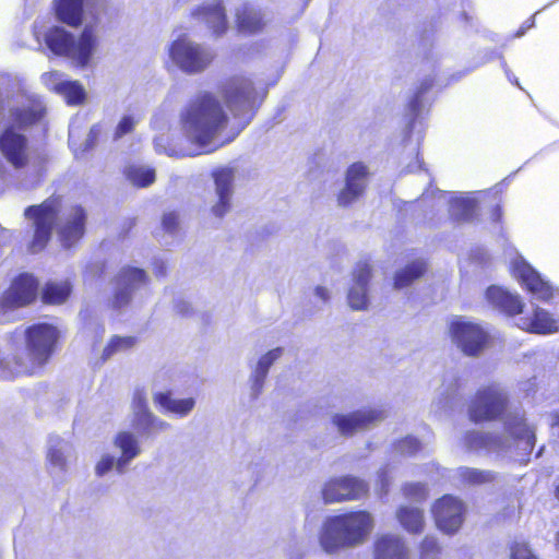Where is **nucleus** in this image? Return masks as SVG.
<instances>
[{"mask_svg":"<svg viewBox=\"0 0 559 559\" xmlns=\"http://www.w3.org/2000/svg\"><path fill=\"white\" fill-rule=\"evenodd\" d=\"M45 114L38 95L22 90L9 75H0V154L15 170L24 171L20 189L35 188L46 171V156H33L27 136L21 132L38 123Z\"/></svg>","mask_w":559,"mask_h":559,"instance_id":"nucleus-1","label":"nucleus"},{"mask_svg":"<svg viewBox=\"0 0 559 559\" xmlns=\"http://www.w3.org/2000/svg\"><path fill=\"white\" fill-rule=\"evenodd\" d=\"M228 121L219 99L211 93H202L191 99L180 114L182 133L192 146L177 148L160 135L154 139L155 152L178 158L215 152L230 143L239 132L225 135Z\"/></svg>","mask_w":559,"mask_h":559,"instance_id":"nucleus-2","label":"nucleus"},{"mask_svg":"<svg viewBox=\"0 0 559 559\" xmlns=\"http://www.w3.org/2000/svg\"><path fill=\"white\" fill-rule=\"evenodd\" d=\"M58 337V329L46 322L14 332L0 349V379L36 373L51 357Z\"/></svg>","mask_w":559,"mask_h":559,"instance_id":"nucleus-3","label":"nucleus"},{"mask_svg":"<svg viewBox=\"0 0 559 559\" xmlns=\"http://www.w3.org/2000/svg\"><path fill=\"white\" fill-rule=\"evenodd\" d=\"M462 444L469 452L526 463L535 444V427L527 423L525 413L516 408L506 413L501 431L468 430Z\"/></svg>","mask_w":559,"mask_h":559,"instance_id":"nucleus-4","label":"nucleus"},{"mask_svg":"<svg viewBox=\"0 0 559 559\" xmlns=\"http://www.w3.org/2000/svg\"><path fill=\"white\" fill-rule=\"evenodd\" d=\"M24 216L34 228L29 250L41 251L56 228L64 248L72 247L84 235L86 214L81 206H66L61 197H50L38 205L25 209Z\"/></svg>","mask_w":559,"mask_h":559,"instance_id":"nucleus-5","label":"nucleus"},{"mask_svg":"<svg viewBox=\"0 0 559 559\" xmlns=\"http://www.w3.org/2000/svg\"><path fill=\"white\" fill-rule=\"evenodd\" d=\"M512 273L515 278L542 301L554 300V310L550 312L544 308L535 307L532 317H522L516 325L535 334L548 335L559 333V290L545 281L524 259L516 258L512 262Z\"/></svg>","mask_w":559,"mask_h":559,"instance_id":"nucleus-6","label":"nucleus"},{"mask_svg":"<svg viewBox=\"0 0 559 559\" xmlns=\"http://www.w3.org/2000/svg\"><path fill=\"white\" fill-rule=\"evenodd\" d=\"M38 50H43V41L56 56L67 57L79 67H86L96 50L98 38L93 25H85L80 37L61 26H51L43 31V26L36 21L33 28Z\"/></svg>","mask_w":559,"mask_h":559,"instance_id":"nucleus-7","label":"nucleus"},{"mask_svg":"<svg viewBox=\"0 0 559 559\" xmlns=\"http://www.w3.org/2000/svg\"><path fill=\"white\" fill-rule=\"evenodd\" d=\"M373 527V519L366 511L330 516L320 534V543L326 552L354 547L364 543Z\"/></svg>","mask_w":559,"mask_h":559,"instance_id":"nucleus-8","label":"nucleus"},{"mask_svg":"<svg viewBox=\"0 0 559 559\" xmlns=\"http://www.w3.org/2000/svg\"><path fill=\"white\" fill-rule=\"evenodd\" d=\"M167 55L175 68L189 75L205 71L214 59L207 46L194 41L187 33L176 32L167 46Z\"/></svg>","mask_w":559,"mask_h":559,"instance_id":"nucleus-9","label":"nucleus"},{"mask_svg":"<svg viewBox=\"0 0 559 559\" xmlns=\"http://www.w3.org/2000/svg\"><path fill=\"white\" fill-rule=\"evenodd\" d=\"M222 95L241 128L249 123L262 102L265 92H257L253 81L243 75H235L222 85Z\"/></svg>","mask_w":559,"mask_h":559,"instance_id":"nucleus-10","label":"nucleus"},{"mask_svg":"<svg viewBox=\"0 0 559 559\" xmlns=\"http://www.w3.org/2000/svg\"><path fill=\"white\" fill-rule=\"evenodd\" d=\"M38 294V281L28 273L14 277L0 297V323H8L16 319L20 308L33 304Z\"/></svg>","mask_w":559,"mask_h":559,"instance_id":"nucleus-11","label":"nucleus"},{"mask_svg":"<svg viewBox=\"0 0 559 559\" xmlns=\"http://www.w3.org/2000/svg\"><path fill=\"white\" fill-rule=\"evenodd\" d=\"M508 393L500 384L480 388L468 405V417L475 424L493 420L508 411Z\"/></svg>","mask_w":559,"mask_h":559,"instance_id":"nucleus-12","label":"nucleus"},{"mask_svg":"<svg viewBox=\"0 0 559 559\" xmlns=\"http://www.w3.org/2000/svg\"><path fill=\"white\" fill-rule=\"evenodd\" d=\"M114 445L120 455L105 453L95 465V474L103 477L111 471L122 475L129 464L141 454V445L138 437L131 431H120L114 438Z\"/></svg>","mask_w":559,"mask_h":559,"instance_id":"nucleus-13","label":"nucleus"},{"mask_svg":"<svg viewBox=\"0 0 559 559\" xmlns=\"http://www.w3.org/2000/svg\"><path fill=\"white\" fill-rule=\"evenodd\" d=\"M453 343L467 356H478L486 348L489 334L477 322L455 317L449 325Z\"/></svg>","mask_w":559,"mask_h":559,"instance_id":"nucleus-14","label":"nucleus"},{"mask_svg":"<svg viewBox=\"0 0 559 559\" xmlns=\"http://www.w3.org/2000/svg\"><path fill=\"white\" fill-rule=\"evenodd\" d=\"M132 427L143 437L150 438L170 429V424L154 415L148 408L147 394L138 388L131 402Z\"/></svg>","mask_w":559,"mask_h":559,"instance_id":"nucleus-15","label":"nucleus"},{"mask_svg":"<svg viewBox=\"0 0 559 559\" xmlns=\"http://www.w3.org/2000/svg\"><path fill=\"white\" fill-rule=\"evenodd\" d=\"M85 8L96 21L99 12L105 9V0H53L57 20L72 27L82 24Z\"/></svg>","mask_w":559,"mask_h":559,"instance_id":"nucleus-16","label":"nucleus"},{"mask_svg":"<svg viewBox=\"0 0 559 559\" xmlns=\"http://www.w3.org/2000/svg\"><path fill=\"white\" fill-rule=\"evenodd\" d=\"M385 418V411L380 407L358 409L348 414H335L332 424L342 436H352L368 429Z\"/></svg>","mask_w":559,"mask_h":559,"instance_id":"nucleus-17","label":"nucleus"},{"mask_svg":"<svg viewBox=\"0 0 559 559\" xmlns=\"http://www.w3.org/2000/svg\"><path fill=\"white\" fill-rule=\"evenodd\" d=\"M367 491L368 485L364 480L344 476L329 480L322 489V497L325 503H334L360 499Z\"/></svg>","mask_w":559,"mask_h":559,"instance_id":"nucleus-18","label":"nucleus"},{"mask_svg":"<svg viewBox=\"0 0 559 559\" xmlns=\"http://www.w3.org/2000/svg\"><path fill=\"white\" fill-rule=\"evenodd\" d=\"M464 512V504L453 496H443L432 507L437 526L447 534H453L461 527Z\"/></svg>","mask_w":559,"mask_h":559,"instance_id":"nucleus-19","label":"nucleus"},{"mask_svg":"<svg viewBox=\"0 0 559 559\" xmlns=\"http://www.w3.org/2000/svg\"><path fill=\"white\" fill-rule=\"evenodd\" d=\"M370 171L361 162L352 164L345 174V187L337 195V202L341 206H348L356 202L365 192Z\"/></svg>","mask_w":559,"mask_h":559,"instance_id":"nucleus-20","label":"nucleus"},{"mask_svg":"<svg viewBox=\"0 0 559 559\" xmlns=\"http://www.w3.org/2000/svg\"><path fill=\"white\" fill-rule=\"evenodd\" d=\"M370 171L361 162L352 164L345 174V187L337 195V202L341 206H348L356 202L365 192Z\"/></svg>","mask_w":559,"mask_h":559,"instance_id":"nucleus-21","label":"nucleus"},{"mask_svg":"<svg viewBox=\"0 0 559 559\" xmlns=\"http://www.w3.org/2000/svg\"><path fill=\"white\" fill-rule=\"evenodd\" d=\"M146 284V274L138 267H123L116 278L112 305L122 308L128 305L135 290Z\"/></svg>","mask_w":559,"mask_h":559,"instance_id":"nucleus-22","label":"nucleus"},{"mask_svg":"<svg viewBox=\"0 0 559 559\" xmlns=\"http://www.w3.org/2000/svg\"><path fill=\"white\" fill-rule=\"evenodd\" d=\"M43 84L62 96L69 105H80L85 99V91L78 81L67 80L59 71H50L41 74Z\"/></svg>","mask_w":559,"mask_h":559,"instance_id":"nucleus-23","label":"nucleus"},{"mask_svg":"<svg viewBox=\"0 0 559 559\" xmlns=\"http://www.w3.org/2000/svg\"><path fill=\"white\" fill-rule=\"evenodd\" d=\"M215 182V192L218 198L212 207L216 217H223L230 209V199L234 192L235 170L230 167H221L212 174Z\"/></svg>","mask_w":559,"mask_h":559,"instance_id":"nucleus-24","label":"nucleus"},{"mask_svg":"<svg viewBox=\"0 0 559 559\" xmlns=\"http://www.w3.org/2000/svg\"><path fill=\"white\" fill-rule=\"evenodd\" d=\"M445 203L449 205V213L453 219L465 222L473 218L477 200L474 194L453 195L444 191H439L437 205L441 206Z\"/></svg>","mask_w":559,"mask_h":559,"instance_id":"nucleus-25","label":"nucleus"},{"mask_svg":"<svg viewBox=\"0 0 559 559\" xmlns=\"http://www.w3.org/2000/svg\"><path fill=\"white\" fill-rule=\"evenodd\" d=\"M74 453L73 447L70 442L59 438L51 437L49 439L48 461L50 465V473L56 478H62L68 468V463Z\"/></svg>","mask_w":559,"mask_h":559,"instance_id":"nucleus-26","label":"nucleus"},{"mask_svg":"<svg viewBox=\"0 0 559 559\" xmlns=\"http://www.w3.org/2000/svg\"><path fill=\"white\" fill-rule=\"evenodd\" d=\"M370 265L359 262L354 270V283L348 292V304L354 310H364L368 305L367 285L370 278Z\"/></svg>","mask_w":559,"mask_h":559,"instance_id":"nucleus-27","label":"nucleus"},{"mask_svg":"<svg viewBox=\"0 0 559 559\" xmlns=\"http://www.w3.org/2000/svg\"><path fill=\"white\" fill-rule=\"evenodd\" d=\"M486 298L493 308L509 316L521 313L524 307L518 294L510 293L500 286H490L486 290Z\"/></svg>","mask_w":559,"mask_h":559,"instance_id":"nucleus-28","label":"nucleus"},{"mask_svg":"<svg viewBox=\"0 0 559 559\" xmlns=\"http://www.w3.org/2000/svg\"><path fill=\"white\" fill-rule=\"evenodd\" d=\"M193 16L204 22L216 36L223 35L227 29L225 9L219 1L203 4L193 12Z\"/></svg>","mask_w":559,"mask_h":559,"instance_id":"nucleus-29","label":"nucleus"},{"mask_svg":"<svg viewBox=\"0 0 559 559\" xmlns=\"http://www.w3.org/2000/svg\"><path fill=\"white\" fill-rule=\"evenodd\" d=\"M153 400L163 412L181 418L188 416L195 405L193 397L174 399L170 392H156L153 395Z\"/></svg>","mask_w":559,"mask_h":559,"instance_id":"nucleus-30","label":"nucleus"},{"mask_svg":"<svg viewBox=\"0 0 559 559\" xmlns=\"http://www.w3.org/2000/svg\"><path fill=\"white\" fill-rule=\"evenodd\" d=\"M376 559H407V548L397 535H384L374 545Z\"/></svg>","mask_w":559,"mask_h":559,"instance_id":"nucleus-31","label":"nucleus"},{"mask_svg":"<svg viewBox=\"0 0 559 559\" xmlns=\"http://www.w3.org/2000/svg\"><path fill=\"white\" fill-rule=\"evenodd\" d=\"M238 29L241 33L254 34L262 29L263 14L261 10L249 3H243L236 12Z\"/></svg>","mask_w":559,"mask_h":559,"instance_id":"nucleus-32","label":"nucleus"},{"mask_svg":"<svg viewBox=\"0 0 559 559\" xmlns=\"http://www.w3.org/2000/svg\"><path fill=\"white\" fill-rule=\"evenodd\" d=\"M396 516L401 525L409 533H419L424 527V514L418 508L401 507Z\"/></svg>","mask_w":559,"mask_h":559,"instance_id":"nucleus-33","label":"nucleus"},{"mask_svg":"<svg viewBox=\"0 0 559 559\" xmlns=\"http://www.w3.org/2000/svg\"><path fill=\"white\" fill-rule=\"evenodd\" d=\"M126 176L133 186L144 188L155 181V169L145 165H130Z\"/></svg>","mask_w":559,"mask_h":559,"instance_id":"nucleus-34","label":"nucleus"},{"mask_svg":"<svg viewBox=\"0 0 559 559\" xmlns=\"http://www.w3.org/2000/svg\"><path fill=\"white\" fill-rule=\"evenodd\" d=\"M433 84V79L430 76L425 78L419 86L416 88L414 95L412 96L408 105H407V111L408 115L412 117L408 127H413V120L418 117L424 108V94L428 92Z\"/></svg>","mask_w":559,"mask_h":559,"instance_id":"nucleus-35","label":"nucleus"},{"mask_svg":"<svg viewBox=\"0 0 559 559\" xmlns=\"http://www.w3.org/2000/svg\"><path fill=\"white\" fill-rule=\"evenodd\" d=\"M426 271V263L417 260L408 264L405 269L399 271L395 275V288H404L411 285L416 278L420 277Z\"/></svg>","mask_w":559,"mask_h":559,"instance_id":"nucleus-36","label":"nucleus"},{"mask_svg":"<svg viewBox=\"0 0 559 559\" xmlns=\"http://www.w3.org/2000/svg\"><path fill=\"white\" fill-rule=\"evenodd\" d=\"M71 293L69 282L47 283L43 290V300L46 304L59 305L67 300Z\"/></svg>","mask_w":559,"mask_h":559,"instance_id":"nucleus-37","label":"nucleus"},{"mask_svg":"<svg viewBox=\"0 0 559 559\" xmlns=\"http://www.w3.org/2000/svg\"><path fill=\"white\" fill-rule=\"evenodd\" d=\"M102 133V127L99 124H95L91 128L88 135L83 144L76 145L74 141V129L71 126L69 129V144L75 155V157H80L86 151L91 150L97 142L98 136Z\"/></svg>","mask_w":559,"mask_h":559,"instance_id":"nucleus-38","label":"nucleus"},{"mask_svg":"<svg viewBox=\"0 0 559 559\" xmlns=\"http://www.w3.org/2000/svg\"><path fill=\"white\" fill-rule=\"evenodd\" d=\"M457 475L462 481L471 485H480L493 480V473L471 467H460Z\"/></svg>","mask_w":559,"mask_h":559,"instance_id":"nucleus-39","label":"nucleus"},{"mask_svg":"<svg viewBox=\"0 0 559 559\" xmlns=\"http://www.w3.org/2000/svg\"><path fill=\"white\" fill-rule=\"evenodd\" d=\"M134 342L135 340L131 336H114L103 350L102 361L104 362L114 355L128 350L134 345Z\"/></svg>","mask_w":559,"mask_h":559,"instance_id":"nucleus-40","label":"nucleus"},{"mask_svg":"<svg viewBox=\"0 0 559 559\" xmlns=\"http://www.w3.org/2000/svg\"><path fill=\"white\" fill-rule=\"evenodd\" d=\"M403 495L411 501L421 502L426 500L428 489L423 483H407L403 486Z\"/></svg>","mask_w":559,"mask_h":559,"instance_id":"nucleus-41","label":"nucleus"},{"mask_svg":"<svg viewBox=\"0 0 559 559\" xmlns=\"http://www.w3.org/2000/svg\"><path fill=\"white\" fill-rule=\"evenodd\" d=\"M282 354H283V348H281V347H277V348H274V349L267 352L265 355H263L259 359L253 371H257L260 374L267 376L269 369L282 356Z\"/></svg>","mask_w":559,"mask_h":559,"instance_id":"nucleus-42","label":"nucleus"},{"mask_svg":"<svg viewBox=\"0 0 559 559\" xmlns=\"http://www.w3.org/2000/svg\"><path fill=\"white\" fill-rule=\"evenodd\" d=\"M420 449L421 445L419 441L411 436L400 440L397 443L394 444L395 452L403 456H412L416 454L418 451H420Z\"/></svg>","mask_w":559,"mask_h":559,"instance_id":"nucleus-43","label":"nucleus"},{"mask_svg":"<svg viewBox=\"0 0 559 559\" xmlns=\"http://www.w3.org/2000/svg\"><path fill=\"white\" fill-rule=\"evenodd\" d=\"M265 378H266L265 374H260L257 371L252 372L251 378H250V382H251L250 396L252 400H257L259 397V395L261 394L263 386H264Z\"/></svg>","mask_w":559,"mask_h":559,"instance_id":"nucleus-44","label":"nucleus"},{"mask_svg":"<svg viewBox=\"0 0 559 559\" xmlns=\"http://www.w3.org/2000/svg\"><path fill=\"white\" fill-rule=\"evenodd\" d=\"M138 121L132 116H123L122 119L119 121L116 131H115V138L119 139L129 132L133 130Z\"/></svg>","mask_w":559,"mask_h":559,"instance_id":"nucleus-45","label":"nucleus"},{"mask_svg":"<svg viewBox=\"0 0 559 559\" xmlns=\"http://www.w3.org/2000/svg\"><path fill=\"white\" fill-rule=\"evenodd\" d=\"M456 389L452 385L448 389H444L440 392V399L437 402H433V406L438 411H445L451 406L452 399L455 394Z\"/></svg>","mask_w":559,"mask_h":559,"instance_id":"nucleus-46","label":"nucleus"},{"mask_svg":"<svg viewBox=\"0 0 559 559\" xmlns=\"http://www.w3.org/2000/svg\"><path fill=\"white\" fill-rule=\"evenodd\" d=\"M511 559H536L525 543H515L511 547Z\"/></svg>","mask_w":559,"mask_h":559,"instance_id":"nucleus-47","label":"nucleus"},{"mask_svg":"<svg viewBox=\"0 0 559 559\" xmlns=\"http://www.w3.org/2000/svg\"><path fill=\"white\" fill-rule=\"evenodd\" d=\"M439 551V545L435 537H426L421 543V559H429Z\"/></svg>","mask_w":559,"mask_h":559,"instance_id":"nucleus-48","label":"nucleus"},{"mask_svg":"<svg viewBox=\"0 0 559 559\" xmlns=\"http://www.w3.org/2000/svg\"><path fill=\"white\" fill-rule=\"evenodd\" d=\"M179 221L175 212L166 213L163 216L162 225L166 233L174 234L177 230Z\"/></svg>","mask_w":559,"mask_h":559,"instance_id":"nucleus-49","label":"nucleus"},{"mask_svg":"<svg viewBox=\"0 0 559 559\" xmlns=\"http://www.w3.org/2000/svg\"><path fill=\"white\" fill-rule=\"evenodd\" d=\"M389 472H390L389 467L385 466V467L381 468L378 473L381 495H386L389 491V487L391 484V477L389 476Z\"/></svg>","mask_w":559,"mask_h":559,"instance_id":"nucleus-50","label":"nucleus"},{"mask_svg":"<svg viewBox=\"0 0 559 559\" xmlns=\"http://www.w3.org/2000/svg\"><path fill=\"white\" fill-rule=\"evenodd\" d=\"M13 235H14L13 230L3 227L0 224V247H5V246L10 245V242L13 239Z\"/></svg>","mask_w":559,"mask_h":559,"instance_id":"nucleus-51","label":"nucleus"},{"mask_svg":"<svg viewBox=\"0 0 559 559\" xmlns=\"http://www.w3.org/2000/svg\"><path fill=\"white\" fill-rule=\"evenodd\" d=\"M174 307L175 310L182 316H187L190 312V305L183 299L176 300Z\"/></svg>","mask_w":559,"mask_h":559,"instance_id":"nucleus-52","label":"nucleus"},{"mask_svg":"<svg viewBox=\"0 0 559 559\" xmlns=\"http://www.w3.org/2000/svg\"><path fill=\"white\" fill-rule=\"evenodd\" d=\"M550 427L552 436L559 438V411L552 413Z\"/></svg>","mask_w":559,"mask_h":559,"instance_id":"nucleus-53","label":"nucleus"},{"mask_svg":"<svg viewBox=\"0 0 559 559\" xmlns=\"http://www.w3.org/2000/svg\"><path fill=\"white\" fill-rule=\"evenodd\" d=\"M534 17H535V15L523 23V25L520 27V29L515 34L516 37L523 36L527 29H530L534 26V24H535Z\"/></svg>","mask_w":559,"mask_h":559,"instance_id":"nucleus-54","label":"nucleus"},{"mask_svg":"<svg viewBox=\"0 0 559 559\" xmlns=\"http://www.w3.org/2000/svg\"><path fill=\"white\" fill-rule=\"evenodd\" d=\"M534 17H535V15L523 23V25L520 27V29L515 34L516 37L523 36L527 29H530L534 26V24H535Z\"/></svg>","mask_w":559,"mask_h":559,"instance_id":"nucleus-55","label":"nucleus"},{"mask_svg":"<svg viewBox=\"0 0 559 559\" xmlns=\"http://www.w3.org/2000/svg\"><path fill=\"white\" fill-rule=\"evenodd\" d=\"M314 295L323 302L328 301L330 297L328 289L323 286H317Z\"/></svg>","mask_w":559,"mask_h":559,"instance_id":"nucleus-56","label":"nucleus"},{"mask_svg":"<svg viewBox=\"0 0 559 559\" xmlns=\"http://www.w3.org/2000/svg\"><path fill=\"white\" fill-rule=\"evenodd\" d=\"M7 190V182L3 174H0V198L4 194Z\"/></svg>","mask_w":559,"mask_h":559,"instance_id":"nucleus-57","label":"nucleus"},{"mask_svg":"<svg viewBox=\"0 0 559 559\" xmlns=\"http://www.w3.org/2000/svg\"><path fill=\"white\" fill-rule=\"evenodd\" d=\"M165 269L166 267H165L164 263H162V262L160 263H156V265H155V273H156V275L157 276L165 275Z\"/></svg>","mask_w":559,"mask_h":559,"instance_id":"nucleus-58","label":"nucleus"},{"mask_svg":"<svg viewBox=\"0 0 559 559\" xmlns=\"http://www.w3.org/2000/svg\"><path fill=\"white\" fill-rule=\"evenodd\" d=\"M492 217L495 221H499L501 217V209L499 206L495 207L492 212Z\"/></svg>","mask_w":559,"mask_h":559,"instance_id":"nucleus-59","label":"nucleus"},{"mask_svg":"<svg viewBox=\"0 0 559 559\" xmlns=\"http://www.w3.org/2000/svg\"><path fill=\"white\" fill-rule=\"evenodd\" d=\"M151 123H152V126L154 128H160L162 127V124L159 123V118L157 116H154V118L152 119Z\"/></svg>","mask_w":559,"mask_h":559,"instance_id":"nucleus-60","label":"nucleus"},{"mask_svg":"<svg viewBox=\"0 0 559 559\" xmlns=\"http://www.w3.org/2000/svg\"><path fill=\"white\" fill-rule=\"evenodd\" d=\"M556 495H557V497L559 499V486L557 487Z\"/></svg>","mask_w":559,"mask_h":559,"instance_id":"nucleus-61","label":"nucleus"},{"mask_svg":"<svg viewBox=\"0 0 559 559\" xmlns=\"http://www.w3.org/2000/svg\"><path fill=\"white\" fill-rule=\"evenodd\" d=\"M557 542H558V544H559V533H558V535H557Z\"/></svg>","mask_w":559,"mask_h":559,"instance_id":"nucleus-62","label":"nucleus"}]
</instances>
